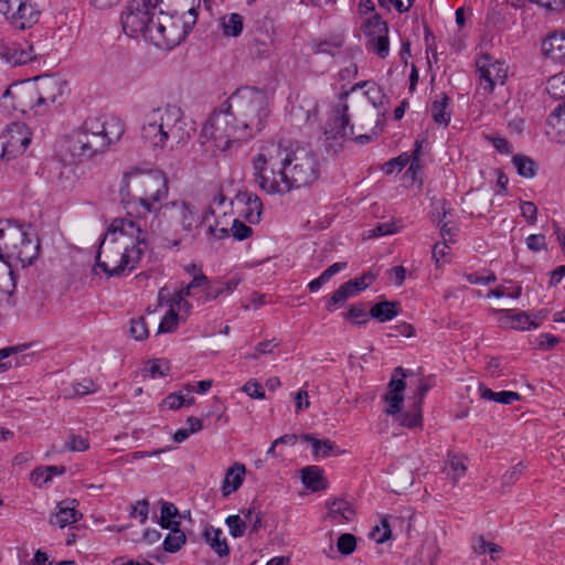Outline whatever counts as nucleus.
Returning a JSON list of instances; mask_svg holds the SVG:
<instances>
[{
	"instance_id": "f3484780",
	"label": "nucleus",
	"mask_w": 565,
	"mask_h": 565,
	"mask_svg": "<svg viewBox=\"0 0 565 565\" xmlns=\"http://www.w3.org/2000/svg\"><path fill=\"white\" fill-rule=\"evenodd\" d=\"M367 38V49L385 58L390 52L388 28L381 17H373L364 24L363 30Z\"/></svg>"
},
{
	"instance_id": "4468645a",
	"label": "nucleus",
	"mask_w": 565,
	"mask_h": 565,
	"mask_svg": "<svg viewBox=\"0 0 565 565\" xmlns=\"http://www.w3.org/2000/svg\"><path fill=\"white\" fill-rule=\"evenodd\" d=\"M38 103L41 114L49 110L51 105H61L67 93V83L57 76H43L34 81Z\"/></svg>"
},
{
	"instance_id": "4d7b16f0",
	"label": "nucleus",
	"mask_w": 565,
	"mask_h": 565,
	"mask_svg": "<svg viewBox=\"0 0 565 565\" xmlns=\"http://www.w3.org/2000/svg\"><path fill=\"white\" fill-rule=\"evenodd\" d=\"M358 12L362 19L361 28L364 30V24L373 17H380L375 12V7L372 0H360Z\"/></svg>"
},
{
	"instance_id": "4be33fe9",
	"label": "nucleus",
	"mask_w": 565,
	"mask_h": 565,
	"mask_svg": "<svg viewBox=\"0 0 565 565\" xmlns=\"http://www.w3.org/2000/svg\"><path fill=\"white\" fill-rule=\"evenodd\" d=\"M203 537L212 551L220 557H225L230 554V546L220 527L206 524L203 530Z\"/></svg>"
},
{
	"instance_id": "f257e3e1",
	"label": "nucleus",
	"mask_w": 565,
	"mask_h": 565,
	"mask_svg": "<svg viewBox=\"0 0 565 565\" xmlns=\"http://www.w3.org/2000/svg\"><path fill=\"white\" fill-rule=\"evenodd\" d=\"M253 169L258 186L271 195H284L311 185L320 177V166L313 151L282 142L262 146L253 159Z\"/></svg>"
},
{
	"instance_id": "6ab92c4d",
	"label": "nucleus",
	"mask_w": 565,
	"mask_h": 565,
	"mask_svg": "<svg viewBox=\"0 0 565 565\" xmlns=\"http://www.w3.org/2000/svg\"><path fill=\"white\" fill-rule=\"evenodd\" d=\"M0 55L11 66L26 64L35 57L32 45H22L17 43L3 47L0 52Z\"/></svg>"
},
{
	"instance_id": "c85d7f7f",
	"label": "nucleus",
	"mask_w": 565,
	"mask_h": 565,
	"mask_svg": "<svg viewBox=\"0 0 565 565\" xmlns=\"http://www.w3.org/2000/svg\"><path fill=\"white\" fill-rule=\"evenodd\" d=\"M301 439L311 445L312 452L316 458H327L331 455L340 454V451L337 450L334 443L330 439L320 440L310 434L302 435Z\"/></svg>"
},
{
	"instance_id": "20e7f679",
	"label": "nucleus",
	"mask_w": 565,
	"mask_h": 565,
	"mask_svg": "<svg viewBox=\"0 0 565 565\" xmlns=\"http://www.w3.org/2000/svg\"><path fill=\"white\" fill-rule=\"evenodd\" d=\"M124 122L115 116H90L65 139V151L74 162H84L106 152L120 140Z\"/></svg>"
},
{
	"instance_id": "e2e57ef3",
	"label": "nucleus",
	"mask_w": 565,
	"mask_h": 565,
	"mask_svg": "<svg viewBox=\"0 0 565 565\" xmlns=\"http://www.w3.org/2000/svg\"><path fill=\"white\" fill-rule=\"evenodd\" d=\"M525 466L523 462H519L509 468L502 476V484L511 486L516 482L523 473Z\"/></svg>"
},
{
	"instance_id": "a19ab883",
	"label": "nucleus",
	"mask_w": 565,
	"mask_h": 565,
	"mask_svg": "<svg viewBox=\"0 0 565 565\" xmlns=\"http://www.w3.org/2000/svg\"><path fill=\"white\" fill-rule=\"evenodd\" d=\"M546 92L554 99L565 98V72H559L548 78Z\"/></svg>"
},
{
	"instance_id": "aec40b11",
	"label": "nucleus",
	"mask_w": 565,
	"mask_h": 565,
	"mask_svg": "<svg viewBox=\"0 0 565 565\" xmlns=\"http://www.w3.org/2000/svg\"><path fill=\"white\" fill-rule=\"evenodd\" d=\"M326 505L328 508L327 518L334 524H344L355 516L352 505L343 499L328 500Z\"/></svg>"
},
{
	"instance_id": "bb28decb",
	"label": "nucleus",
	"mask_w": 565,
	"mask_h": 565,
	"mask_svg": "<svg viewBox=\"0 0 565 565\" xmlns=\"http://www.w3.org/2000/svg\"><path fill=\"white\" fill-rule=\"evenodd\" d=\"M301 480L305 487L313 492L328 488L323 471L318 466H308L301 470Z\"/></svg>"
},
{
	"instance_id": "9d476101",
	"label": "nucleus",
	"mask_w": 565,
	"mask_h": 565,
	"mask_svg": "<svg viewBox=\"0 0 565 565\" xmlns=\"http://www.w3.org/2000/svg\"><path fill=\"white\" fill-rule=\"evenodd\" d=\"M198 11L191 7L182 15L168 14L159 11L153 29L148 34V41L162 50H170L178 45L191 32L196 23Z\"/></svg>"
},
{
	"instance_id": "3c124183",
	"label": "nucleus",
	"mask_w": 565,
	"mask_h": 565,
	"mask_svg": "<svg viewBox=\"0 0 565 565\" xmlns=\"http://www.w3.org/2000/svg\"><path fill=\"white\" fill-rule=\"evenodd\" d=\"M129 331L130 335L137 341L145 340L149 335L147 323L143 317L131 319Z\"/></svg>"
},
{
	"instance_id": "7ed1b4c3",
	"label": "nucleus",
	"mask_w": 565,
	"mask_h": 565,
	"mask_svg": "<svg viewBox=\"0 0 565 565\" xmlns=\"http://www.w3.org/2000/svg\"><path fill=\"white\" fill-rule=\"evenodd\" d=\"M195 131L181 107L164 104L143 117L141 138L154 150L174 152L185 147Z\"/></svg>"
},
{
	"instance_id": "423d86ee",
	"label": "nucleus",
	"mask_w": 565,
	"mask_h": 565,
	"mask_svg": "<svg viewBox=\"0 0 565 565\" xmlns=\"http://www.w3.org/2000/svg\"><path fill=\"white\" fill-rule=\"evenodd\" d=\"M120 192L140 206L137 220H141L142 226L146 227L148 216L154 215L161 202L168 196V179L161 171L132 169L124 174Z\"/></svg>"
},
{
	"instance_id": "774afa93",
	"label": "nucleus",
	"mask_w": 565,
	"mask_h": 565,
	"mask_svg": "<svg viewBox=\"0 0 565 565\" xmlns=\"http://www.w3.org/2000/svg\"><path fill=\"white\" fill-rule=\"evenodd\" d=\"M242 390L252 398L263 399L265 397V391L263 386L255 380L247 381L243 385Z\"/></svg>"
},
{
	"instance_id": "bf43d9fd",
	"label": "nucleus",
	"mask_w": 565,
	"mask_h": 565,
	"mask_svg": "<svg viewBox=\"0 0 565 565\" xmlns=\"http://www.w3.org/2000/svg\"><path fill=\"white\" fill-rule=\"evenodd\" d=\"M375 278H376V276L373 273L367 271V273L363 274L362 276L351 279L347 282L350 285V287L353 289L354 294L356 295L358 292L366 289L375 280Z\"/></svg>"
},
{
	"instance_id": "680f3d73",
	"label": "nucleus",
	"mask_w": 565,
	"mask_h": 565,
	"mask_svg": "<svg viewBox=\"0 0 565 565\" xmlns=\"http://www.w3.org/2000/svg\"><path fill=\"white\" fill-rule=\"evenodd\" d=\"M65 448L70 451H85L89 448L88 440L79 435H70Z\"/></svg>"
},
{
	"instance_id": "c9c22d12",
	"label": "nucleus",
	"mask_w": 565,
	"mask_h": 565,
	"mask_svg": "<svg viewBox=\"0 0 565 565\" xmlns=\"http://www.w3.org/2000/svg\"><path fill=\"white\" fill-rule=\"evenodd\" d=\"M221 26L224 35L238 36L244 26V18L238 13L225 14L221 18Z\"/></svg>"
},
{
	"instance_id": "f704fd0d",
	"label": "nucleus",
	"mask_w": 565,
	"mask_h": 565,
	"mask_svg": "<svg viewBox=\"0 0 565 565\" xmlns=\"http://www.w3.org/2000/svg\"><path fill=\"white\" fill-rule=\"evenodd\" d=\"M239 278H231L227 281L218 282L216 286H207L205 288L204 300H214L223 295L232 294L238 286Z\"/></svg>"
},
{
	"instance_id": "e433bc0d",
	"label": "nucleus",
	"mask_w": 565,
	"mask_h": 565,
	"mask_svg": "<svg viewBox=\"0 0 565 565\" xmlns=\"http://www.w3.org/2000/svg\"><path fill=\"white\" fill-rule=\"evenodd\" d=\"M184 391H179L175 393L169 394L162 402V405L168 407L169 409H179L182 406L191 405L194 403V398L190 396V393L193 391V387L188 385Z\"/></svg>"
},
{
	"instance_id": "dca6fc26",
	"label": "nucleus",
	"mask_w": 565,
	"mask_h": 565,
	"mask_svg": "<svg viewBox=\"0 0 565 565\" xmlns=\"http://www.w3.org/2000/svg\"><path fill=\"white\" fill-rule=\"evenodd\" d=\"M477 68L480 77V86L487 93H491L498 84L503 85L508 77V66L505 62L494 60L488 54L478 58Z\"/></svg>"
},
{
	"instance_id": "79ce46f5",
	"label": "nucleus",
	"mask_w": 565,
	"mask_h": 565,
	"mask_svg": "<svg viewBox=\"0 0 565 565\" xmlns=\"http://www.w3.org/2000/svg\"><path fill=\"white\" fill-rule=\"evenodd\" d=\"M512 162L520 175L524 178H533L536 174V164L531 158L516 154L512 158Z\"/></svg>"
},
{
	"instance_id": "13d9d810",
	"label": "nucleus",
	"mask_w": 565,
	"mask_h": 565,
	"mask_svg": "<svg viewBox=\"0 0 565 565\" xmlns=\"http://www.w3.org/2000/svg\"><path fill=\"white\" fill-rule=\"evenodd\" d=\"M381 524H382V527L375 526L371 532L372 539L375 540L376 543H380V544L390 540L391 535H392L388 516L383 518Z\"/></svg>"
},
{
	"instance_id": "a878e982",
	"label": "nucleus",
	"mask_w": 565,
	"mask_h": 565,
	"mask_svg": "<svg viewBox=\"0 0 565 565\" xmlns=\"http://www.w3.org/2000/svg\"><path fill=\"white\" fill-rule=\"evenodd\" d=\"M245 473L246 469L243 463L235 462L231 468H228L222 486L224 497L235 492L242 486Z\"/></svg>"
},
{
	"instance_id": "69168bd1",
	"label": "nucleus",
	"mask_w": 565,
	"mask_h": 565,
	"mask_svg": "<svg viewBox=\"0 0 565 565\" xmlns=\"http://www.w3.org/2000/svg\"><path fill=\"white\" fill-rule=\"evenodd\" d=\"M402 426L413 428L422 424L420 407L415 405V409L412 413L404 414L399 418Z\"/></svg>"
},
{
	"instance_id": "c756f323",
	"label": "nucleus",
	"mask_w": 565,
	"mask_h": 565,
	"mask_svg": "<svg viewBox=\"0 0 565 565\" xmlns=\"http://www.w3.org/2000/svg\"><path fill=\"white\" fill-rule=\"evenodd\" d=\"M398 302L388 300L377 302L371 308L370 316L379 322L390 321L398 315Z\"/></svg>"
},
{
	"instance_id": "cd10ccee",
	"label": "nucleus",
	"mask_w": 565,
	"mask_h": 565,
	"mask_svg": "<svg viewBox=\"0 0 565 565\" xmlns=\"http://www.w3.org/2000/svg\"><path fill=\"white\" fill-rule=\"evenodd\" d=\"M499 313L504 315V321L502 323L510 324L513 329L519 330H530V329H536L539 327V323L533 321L531 317L526 312H515L512 313V310H499Z\"/></svg>"
},
{
	"instance_id": "49530a36",
	"label": "nucleus",
	"mask_w": 565,
	"mask_h": 565,
	"mask_svg": "<svg viewBox=\"0 0 565 565\" xmlns=\"http://www.w3.org/2000/svg\"><path fill=\"white\" fill-rule=\"evenodd\" d=\"M66 468L64 466H46L43 468L35 469L32 475L31 479L34 483H39V476H44L43 483L49 482L54 476H61L65 473Z\"/></svg>"
},
{
	"instance_id": "412c9836",
	"label": "nucleus",
	"mask_w": 565,
	"mask_h": 565,
	"mask_svg": "<svg viewBox=\"0 0 565 565\" xmlns=\"http://www.w3.org/2000/svg\"><path fill=\"white\" fill-rule=\"evenodd\" d=\"M542 53L555 63L565 64V34L553 33L542 42Z\"/></svg>"
},
{
	"instance_id": "393cba45",
	"label": "nucleus",
	"mask_w": 565,
	"mask_h": 565,
	"mask_svg": "<svg viewBox=\"0 0 565 565\" xmlns=\"http://www.w3.org/2000/svg\"><path fill=\"white\" fill-rule=\"evenodd\" d=\"M546 135L555 142L565 143V116L558 106L546 120Z\"/></svg>"
},
{
	"instance_id": "b1692460",
	"label": "nucleus",
	"mask_w": 565,
	"mask_h": 565,
	"mask_svg": "<svg viewBox=\"0 0 565 565\" xmlns=\"http://www.w3.org/2000/svg\"><path fill=\"white\" fill-rule=\"evenodd\" d=\"M76 500L72 501H62L57 505V512L55 513L54 519H51V523L58 525L60 527H65L75 523L82 514L75 508Z\"/></svg>"
},
{
	"instance_id": "09e8293b",
	"label": "nucleus",
	"mask_w": 565,
	"mask_h": 565,
	"mask_svg": "<svg viewBox=\"0 0 565 565\" xmlns=\"http://www.w3.org/2000/svg\"><path fill=\"white\" fill-rule=\"evenodd\" d=\"M169 371V362L162 359L149 361L148 366L145 369V372H147L152 379L167 376Z\"/></svg>"
},
{
	"instance_id": "4c0bfd02",
	"label": "nucleus",
	"mask_w": 565,
	"mask_h": 565,
	"mask_svg": "<svg viewBox=\"0 0 565 565\" xmlns=\"http://www.w3.org/2000/svg\"><path fill=\"white\" fill-rule=\"evenodd\" d=\"M439 554L440 548L435 542H426L418 551L415 565H436Z\"/></svg>"
},
{
	"instance_id": "ea45409f",
	"label": "nucleus",
	"mask_w": 565,
	"mask_h": 565,
	"mask_svg": "<svg viewBox=\"0 0 565 565\" xmlns=\"http://www.w3.org/2000/svg\"><path fill=\"white\" fill-rule=\"evenodd\" d=\"M184 543L185 534L179 529V526H172L163 541V548L169 553H175Z\"/></svg>"
},
{
	"instance_id": "de8ad7c7",
	"label": "nucleus",
	"mask_w": 565,
	"mask_h": 565,
	"mask_svg": "<svg viewBox=\"0 0 565 565\" xmlns=\"http://www.w3.org/2000/svg\"><path fill=\"white\" fill-rule=\"evenodd\" d=\"M522 288L521 286L513 285L512 281H509V285H500L497 288L490 290L488 292V297H510L513 299H518L521 296Z\"/></svg>"
},
{
	"instance_id": "0eeeda50",
	"label": "nucleus",
	"mask_w": 565,
	"mask_h": 565,
	"mask_svg": "<svg viewBox=\"0 0 565 565\" xmlns=\"http://www.w3.org/2000/svg\"><path fill=\"white\" fill-rule=\"evenodd\" d=\"M227 108L249 138L263 130L269 116V98L266 92L255 87H242L227 100Z\"/></svg>"
},
{
	"instance_id": "5701e85b",
	"label": "nucleus",
	"mask_w": 565,
	"mask_h": 565,
	"mask_svg": "<svg viewBox=\"0 0 565 565\" xmlns=\"http://www.w3.org/2000/svg\"><path fill=\"white\" fill-rule=\"evenodd\" d=\"M39 17L40 11H38L32 3L19 0V4L17 6L14 13L11 15V22L19 29L24 30L36 23Z\"/></svg>"
},
{
	"instance_id": "052dcab7",
	"label": "nucleus",
	"mask_w": 565,
	"mask_h": 565,
	"mask_svg": "<svg viewBox=\"0 0 565 565\" xmlns=\"http://www.w3.org/2000/svg\"><path fill=\"white\" fill-rule=\"evenodd\" d=\"M228 231L237 241L246 239L253 234L252 227L239 220H234L232 227Z\"/></svg>"
},
{
	"instance_id": "c03bdc74",
	"label": "nucleus",
	"mask_w": 565,
	"mask_h": 565,
	"mask_svg": "<svg viewBox=\"0 0 565 565\" xmlns=\"http://www.w3.org/2000/svg\"><path fill=\"white\" fill-rule=\"evenodd\" d=\"M243 521H246V529H249L250 533H257L263 526V516L259 511L254 507L243 509L241 511Z\"/></svg>"
},
{
	"instance_id": "a211bd4d",
	"label": "nucleus",
	"mask_w": 565,
	"mask_h": 565,
	"mask_svg": "<svg viewBox=\"0 0 565 565\" xmlns=\"http://www.w3.org/2000/svg\"><path fill=\"white\" fill-rule=\"evenodd\" d=\"M405 376L404 370L401 366L394 370L388 383V392L384 396V401L387 403V408L385 411L387 415L395 416L402 409L404 402L403 392L406 387V383L404 381Z\"/></svg>"
},
{
	"instance_id": "0e129e2a",
	"label": "nucleus",
	"mask_w": 565,
	"mask_h": 565,
	"mask_svg": "<svg viewBox=\"0 0 565 565\" xmlns=\"http://www.w3.org/2000/svg\"><path fill=\"white\" fill-rule=\"evenodd\" d=\"M397 232L394 223H380L374 228L367 231L366 238H376Z\"/></svg>"
},
{
	"instance_id": "7c9ffc66",
	"label": "nucleus",
	"mask_w": 565,
	"mask_h": 565,
	"mask_svg": "<svg viewBox=\"0 0 565 565\" xmlns=\"http://www.w3.org/2000/svg\"><path fill=\"white\" fill-rule=\"evenodd\" d=\"M479 393L481 398L487 401H493L500 404L510 405L514 402H518L521 399V396L516 392L511 391H502V392H493L489 387L484 386L483 384L479 385Z\"/></svg>"
},
{
	"instance_id": "6e6552de",
	"label": "nucleus",
	"mask_w": 565,
	"mask_h": 565,
	"mask_svg": "<svg viewBox=\"0 0 565 565\" xmlns=\"http://www.w3.org/2000/svg\"><path fill=\"white\" fill-rule=\"evenodd\" d=\"M0 259L6 260L8 267H11V262L20 263L22 267L30 266L40 254L38 236L30 233L25 226L11 220H6L4 230H2L0 236ZM6 270L14 286L13 270L11 268Z\"/></svg>"
},
{
	"instance_id": "f03ea898",
	"label": "nucleus",
	"mask_w": 565,
	"mask_h": 565,
	"mask_svg": "<svg viewBox=\"0 0 565 565\" xmlns=\"http://www.w3.org/2000/svg\"><path fill=\"white\" fill-rule=\"evenodd\" d=\"M147 242L148 233L141 220L131 216L115 218L99 243L94 271L102 269L111 277L134 270L141 260Z\"/></svg>"
},
{
	"instance_id": "2eb2a0df",
	"label": "nucleus",
	"mask_w": 565,
	"mask_h": 565,
	"mask_svg": "<svg viewBox=\"0 0 565 565\" xmlns=\"http://www.w3.org/2000/svg\"><path fill=\"white\" fill-rule=\"evenodd\" d=\"M32 134L22 122L11 124L0 136L1 158L11 160L22 154L31 142Z\"/></svg>"
},
{
	"instance_id": "603ef678",
	"label": "nucleus",
	"mask_w": 565,
	"mask_h": 565,
	"mask_svg": "<svg viewBox=\"0 0 565 565\" xmlns=\"http://www.w3.org/2000/svg\"><path fill=\"white\" fill-rule=\"evenodd\" d=\"M178 322L179 315L173 308H171L162 318L158 328V333L173 332L178 327Z\"/></svg>"
},
{
	"instance_id": "f8f14e48",
	"label": "nucleus",
	"mask_w": 565,
	"mask_h": 565,
	"mask_svg": "<svg viewBox=\"0 0 565 565\" xmlns=\"http://www.w3.org/2000/svg\"><path fill=\"white\" fill-rule=\"evenodd\" d=\"M157 6L152 0H130L120 15L122 31L130 38L148 41L156 20Z\"/></svg>"
},
{
	"instance_id": "5fc2aeb1",
	"label": "nucleus",
	"mask_w": 565,
	"mask_h": 565,
	"mask_svg": "<svg viewBox=\"0 0 565 565\" xmlns=\"http://www.w3.org/2000/svg\"><path fill=\"white\" fill-rule=\"evenodd\" d=\"M73 394L70 396H85L98 391V385L92 379H83L73 385Z\"/></svg>"
},
{
	"instance_id": "72a5a7b5",
	"label": "nucleus",
	"mask_w": 565,
	"mask_h": 565,
	"mask_svg": "<svg viewBox=\"0 0 565 565\" xmlns=\"http://www.w3.org/2000/svg\"><path fill=\"white\" fill-rule=\"evenodd\" d=\"M449 97L441 93L439 97L431 104V117L436 124L447 126L450 121V111H448Z\"/></svg>"
},
{
	"instance_id": "a18cd8bd",
	"label": "nucleus",
	"mask_w": 565,
	"mask_h": 565,
	"mask_svg": "<svg viewBox=\"0 0 565 565\" xmlns=\"http://www.w3.org/2000/svg\"><path fill=\"white\" fill-rule=\"evenodd\" d=\"M179 515L178 509L173 503L163 502L161 505L160 525L163 529H170L172 526H179L180 522L174 521Z\"/></svg>"
},
{
	"instance_id": "864d4df0",
	"label": "nucleus",
	"mask_w": 565,
	"mask_h": 565,
	"mask_svg": "<svg viewBox=\"0 0 565 565\" xmlns=\"http://www.w3.org/2000/svg\"><path fill=\"white\" fill-rule=\"evenodd\" d=\"M278 347L279 342L275 339L262 341L255 347L254 353L247 354L246 359L257 360L262 354H273Z\"/></svg>"
},
{
	"instance_id": "39448f33",
	"label": "nucleus",
	"mask_w": 565,
	"mask_h": 565,
	"mask_svg": "<svg viewBox=\"0 0 565 565\" xmlns=\"http://www.w3.org/2000/svg\"><path fill=\"white\" fill-rule=\"evenodd\" d=\"M211 216H214L212 207L199 213L192 204L175 200L160 204L147 225L152 233L162 235L172 246H178L182 242H193L200 227Z\"/></svg>"
},
{
	"instance_id": "1a4fd4ad",
	"label": "nucleus",
	"mask_w": 565,
	"mask_h": 565,
	"mask_svg": "<svg viewBox=\"0 0 565 565\" xmlns=\"http://www.w3.org/2000/svg\"><path fill=\"white\" fill-rule=\"evenodd\" d=\"M201 138L210 142L212 151H226L235 145L250 139L228 108L214 111L204 124Z\"/></svg>"
},
{
	"instance_id": "8fccbe9b",
	"label": "nucleus",
	"mask_w": 565,
	"mask_h": 565,
	"mask_svg": "<svg viewBox=\"0 0 565 565\" xmlns=\"http://www.w3.org/2000/svg\"><path fill=\"white\" fill-rule=\"evenodd\" d=\"M225 524L228 527L230 534L233 537H241L244 535L246 529V521H243L241 515H228L225 519Z\"/></svg>"
},
{
	"instance_id": "338daca9",
	"label": "nucleus",
	"mask_w": 565,
	"mask_h": 565,
	"mask_svg": "<svg viewBox=\"0 0 565 565\" xmlns=\"http://www.w3.org/2000/svg\"><path fill=\"white\" fill-rule=\"evenodd\" d=\"M149 502L146 499L137 501L136 504L131 505L129 515L131 518L139 516L140 523H145L148 519Z\"/></svg>"
},
{
	"instance_id": "9b49d317",
	"label": "nucleus",
	"mask_w": 565,
	"mask_h": 565,
	"mask_svg": "<svg viewBox=\"0 0 565 565\" xmlns=\"http://www.w3.org/2000/svg\"><path fill=\"white\" fill-rule=\"evenodd\" d=\"M375 134L355 135L354 127L350 126L348 116V105L340 103L332 110L330 118L323 126V134L320 138L322 146L328 154L334 156L342 151L344 142L349 138H353L359 143H366L373 139Z\"/></svg>"
},
{
	"instance_id": "473e14b6",
	"label": "nucleus",
	"mask_w": 565,
	"mask_h": 565,
	"mask_svg": "<svg viewBox=\"0 0 565 565\" xmlns=\"http://www.w3.org/2000/svg\"><path fill=\"white\" fill-rule=\"evenodd\" d=\"M244 198L246 202L241 215L250 224L258 223L263 211L262 201L254 194H245Z\"/></svg>"
},
{
	"instance_id": "2f4dec72",
	"label": "nucleus",
	"mask_w": 565,
	"mask_h": 565,
	"mask_svg": "<svg viewBox=\"0 0 565 565\" xmlns=\"http://www.w3.org/2000/svg\"><path fill=\"white\" fill-rule=\"evenodd\" d=\"M344 44V38L342 35H333L329 39L313 42L311 44V51L315 54H328L334 56L340 52Z\"/></svg>"
},
{
	"instance_id": "6e6d98bb",
	"label": "nucleus",
	"mask_w": 565,
	"mask_h": 565,
	"mask_svg": "<svg viewBox=\"0 0 565 565\" xmlns=\"http://www.w3.org/2000/svg\"><path fill=\"white\" fill-rule=\"evenodd\" d=\"M337 547L343 555L352 554L356 547L355 536L350 533L341 534L338 539Z\"/></svg>"
},
{
	"instance_id": "58836bf2",
	"label": "nucleus",
	"mask_w": 565,
	"mask_h": 565,
	"mask_svg": "<svg viewBox=\"0 0 565 565\" xmlns=\"http://www.w3.org/2000/svg\"><path fill=\"white\" fill-rule=\"evenodd\" d=\"M446 471L451 478L452 483L456 484L467 471L465 458L458 455H449Z\"/></svg>"
},
{
	"instance_id": "37998d69",
	"label": "nucleus",
	"mask_w": 565,
	"mask_h": 565,
	"mask_svg": "<svg viewBox=\"0 0 565 565\" xmlns=\"http://www.w3.org/2000/svg\"><path fill=\"white\" fill-rule=\"evenodd\" d=\"M353 289L348 282L342 284L330 297L327 302V309L333 311L338 305L343 303L350 297L354 296Z\"/></svg>"
},
{
	"instance_id": "ddd939ff",
	"label": "nucleus",
	"mask_w": 565,
	"mask_h": 565,
	"mask_svg": "<svg viewBox=\"0 0 565 565\" xmlns=\"http://www.w3.org/2000/svg\"><path fill=\"white\" fill-rule=\"evenodd\" d=\"M36 94L33 81L13 83L3 92L0 108L8 114H41Z\"/></svg>"
}]
</instances>
